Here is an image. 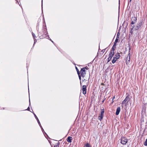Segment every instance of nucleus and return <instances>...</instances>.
<instances>
[{"label":"nucleus","instance_id":"obj_31","mask_svg":"<svg viewBox=\"0 0 147 147\" xmlns=\"http://www.w3.org/2000/svg\"><path fill=\"white\" fill-rule=\"evenodd\" d=\"M119 39V38H116V39L115 40V42L117 43L118 42Z\"/></svg>","mask_w":147,"mask_h":147},{"label":"nucleus","instance_id":"obj_23","mask_svg":"<svg viewBox=\"0 0 147 147\" xmlns=\"http://www.w3.org/2000/svg\"><path fill=\"white\" fill-rule=\"evenodd\" d=\"M85 146L86 147H91L88 143H87L85 145Z\"/></svg>","mask_w":147,"mask_h":147},{"label":"nucleus","instance_id":"obj_36","mask_svg":"<svg viewBox=\"0 0 147 147\" xmlns=\"http://www.w3.org/2000/svg\"><path fill=\"white\" fill-rule=\"evenodd\" d=\"M130 50H131V48L129 47V48L128 53H129L130 54Z\"/></svg>","mask_w":147,"mask_h":147},{"label":"nucleus","instance_id":"obj_17","mask_svg":"<svg viewBox=\"0 0 147 147\" xmlns=\"http://www.w3.org/2000/svg\"><path fill=\"white\" fill-rule=\"evenodd\" d=\"M117 59L113 57V59L112 61V63H115L116 62Z\"/></svg>","mask_w":147,"mask_h":147},{"label":"nucleus","instance_id":"obj_45","mask_svg":"<svg viewBox=\"0 0 147 147\" xmlns=\"http://www.w3.org/2000/svg\"><path fill=\"white\" fill-rule=\"evenodd\" d=\"M76 69L77 71H79V70H78V68L76 66Z\"/></svg>","mask_w":147,"mask_h":147},{"label":"nucleus","instance_id":"obj_1","mask_svg":"<svg viewBox=\"0 0 147 147\" xmlns=\"http://www.w3.org/2000/svg\"><path fill=\"white\" fill-rule=\"evenodd\" d=\"M144 24V22H143V20H140L138 22L134 28V29L135 30H139L140 28Z\"/></svg>","mask_w":147,"mask_h":147},{"label":"nucleus","instance_id":"obj_7","mask_svg":"<svg viewBox=\"0 0 147 147\" xmlns=\"http://www.w3.org/2000/svg\"><path fill=\"white\" fill-rule=\"evenodd\" d=\"M33 114L34 115L35 118L37 120V122H38V124H39L40 127H41V125L40 124V122L38 118L37 117L36 115H35V114L34 113H33Z\"/></svg>","mask_w":147,"mask_h":147},{"label":"nucleus","instance_id":"obj_40","mask_svg":"<svg viewBox=\"0 0 147 147\" xmlns=\"http://www.w3.org/2000/svg\"><path fill=\"white\" fill-rule=\"evenodd\" d=\"M42 12L43 10H42Z\"/></svg>","mask_w":147,"mask_h":147},{"label":"nucleus","instance_id":"obj_8","mask_svg":"<svg viewBox=\"0 0 147 147\" xmlns=\"http://www.w3.org/2000/svg\"><path fill=\"white\" fill-rule=\"evenodd\" d=\"M114 57L115 58L118 59L120 58V55L119 53L117 52L114 55Z\"/></svg>","mask_w":147,"mask_h":147},{"label":"nucleus","instance_id":"obj_2","mask_svg":"<svg viewBox=\"0 0 147 147\" xmlns=\"http://www.w3.org/2000/svg\"><path fill=\"white\" fill-rule=\"evenodd\" d=\"M80 72L81 76L83 78H84L86 74V71L85 69V68H83L81 69Z\"/></svg>","mask_w":147,"mask_h":147},{"label":"nucleus","instance_id":"obj_42","mask_svg":"<svg viewBox=\"0 0 147 147\" xmlns=\"http://www.w3.org/2000/svg\"><path fill=\"white\" fill-rule=\"evenodd\" d=\"M30 108L29 107H28V108L27 109L25 110H27L28 111H30Z\"/></svg>","mask_w":147,"mask_h":147},{"label":"nucleus","instance_id":"obj_30","mask_svg":"<svg viewBox=\"0 0 147 147\" xmlns=\"http://www.w3.org/2000/svg\"><path fill=\"white\" fill-rule=\"evenodd\" d=\"M107 48H105L104 49H103L101 51V52H102V54H103L104 53L105 51V50Z\"/></svg>","mask_w":147,"mask_h":147},{"label":"nucleus","instance_id":"obj_18","mask_svg":"<svg viewBox=\"0 0 147 147\" xmlns=\"http://www.w3.org/2000/svg\"><path fill=\"white\" fill-rule=\"evenodd\" d=\"M43 34H45V33H46V34H48V32L47 31V28H46L45 29H44L43 30Z\"/></svg>","mask_w":147,"mask_h":147},{"label":"nucleus","instance_id":"obj_44","mask_svg":"<svg viewBox=\"0 0 147 147\" xmlns=\"http://www.w3.org/2000/svg\"><path fill=\"white\" fill-rule=\"evenodd\" d=\"M49 40H50L53 43H54V42L50 38Z\"/></svg>","mask_w":147,"mask_h":147},{"label":"nucleus","instance_id":"obj_10","mask_svg":"<svg viewBox=\"0 0 147 147\" xmlns=\"http://www.w3.org/2000/svg\"><path fill=\"white\" fill-rule=\"evenodd\" d=\"M38 34L39 35H40L39 36V38L41 39L45 38L46 35V34H43L42 35H41V34L40 32L39 33H38Z\"/></svg>","mask_w":147,"mask_h":147},{"label":"nucleus","instance_id":"obj_41","mask_svg":"<svg viewBox=\"0 0 147 147\" xmlns=\"http://www.w3.org/2000/svg\"><path fill=\"white\" fill-rule=\"evenodd\" d=\"M117 43V42H114V45H113V46H114V47H115V46H116V43Z\"/></svg>","mask_w":147,"mask_h":147},{"label":"nucleus","instance_id":"obj_26","mask_svg":"<svg viewBox=\"0 0 147 147\" xmlns=\"http://www.w3.org/2000/svg\"><path fill=\"white\" fill-rule=\"evenodd\" d=\"M144 145L145 146H147V138L146 140L144 142Z\"/></svg>","mask_w":147,"mask_h":147},{"label":"nucleus","instance_id":"obj_47","mask_svg":"<svg viewBox=\"0 0 147 147\" xmlns=\"http://www.w3.org/2000/svg\"><path fill=\"white\" fill-rule=\"evenodd\" d=\"M147 129V126L146 125L145 126V129H144L146 130Z\"/></svg>","mask_w":147,"mask_h":147},{"label":"nucleus","instance_id":"obj_34","mask_svg":"<svg viewBox=\"0 0 147 147\" xmlns=\"http://www.w3.org/2000/svg\"><path fill=\"white\" fill-rule=\"evenodd\" d=\"M108 59V61H107V62H109V61H110L111 59V58H110L109 57L107 59Z\"/></svg>","mask_w":147,"mask_h":147},{"label":"nucleus","instance_id":"obj_51","mask_svg":"<svg viewBox=\"0 0 147 147\" xmlns=\"http://www.w3.org/2000/svg\"><path fill=\"white\" fill-rule=\"evenodd\" d=\"M29 104H30V99L29 98Z\"/></svg>","mask_w":147,"mask_h":147},{"label":"nucleus","instance_id":"obj_4","mask_svg":"<svg viewBox=\"0 0 147 147\" xmlns=\"http://www.w3.org/2000/svg\"><path fill=\"white\" fill-rule=\"evenodd\" d=\"M127 142V140L125 138H122L121 139V143L124 145L126 144Z\"/></svg>","mask_w":147,"mask_h":147},{"label":"nucleus","instance_id":"obj_12","mask_svg":"<svg viewBox=\"0 0 147 147\" xmlns=\"http://www.w3.org/2000/svg\"><path fill=\"white\" fill-rule=\"evenodd\" d=\"M114 53L110 52V53H109V57L110 58L112 59L113 57L114 56Z\"/></svg>","mask_w":147,"mask_h":147},{"label":"nucleus","instance_id":"obj_11","mask_svg":"<svg viewBox=\"0 0 147 147\" xmlns=\"http://www.w3.org/2000/svg\"><path fill=\"white\" fill-rule=\"evenodd\" d=\"M72 140V137L71 136H69L67 138V141L69 143L71 142V140Z\"/></svg>","mask_w":147,"mask_h":147},{"label":"nucleus","instance_id":"obj_39","mask_svg":"<svg viewBox=\"0 0 147 147\" xmlns=\"http://www.w3.org/2000/svg\"><path fill=\"white\" fill-rule=\"evenodd\" d=\"M77 74H78V76L80 75V72L79 71H77Z\"/></svg>","mask_w":147,"mask_h":147},{"label":"nucleus","instance_id":"obj_37","mask_svg":"<svg viewBox=\"0 0 147 147\" xmlns=\"http://www.w3.org/2000/svg\"><path fill=\"white\" fill-rule=\"evenodd\" d=\"M39 23H37V26H36V27L37 28H38V27L39 26Z\"/></svg>","mask_w":147,"mask_h":147},{"label":"nucleus","instance_id":"obj_50","mask_svg":"<svg viewBox=\"0 0 147 147\" xmlns=\"http://www.w3.org/2000/svg\"><path fill=\"white\" fill-rule=\"evenodd\" d=\"M85 80V79H84V80H82V82H83V81H84V80Z\"/></svg>","mask_w":147,"mask_h":147},{"label":"nucleus","instance_id":"obj_32","mask_svg":"<svg viewBox=\"0 0 147 147\" xmlns=\"http://www.w3.org/2000/svg\"><path fill=\"white\" fill-rule=\"evenodd\" d=\"M45 37L47 39H48L49 40L50 38L49 37V35H47V36H45Z\"/></svg>","mask_w":147,"mask_h":147},{"label":"nucleus","instance_id":"obj_16","mask_svg":"<svg viewBox=\"0 0 147 147\" xmlns=\"http://www.w3.org/2000/svg\"><path fill=\"white\" fill-rule=\"evenodd\" d=\"M141 122L142 123L144 122V117L143 115H142L140 118Z\"/></svg>","mask_w":147,"mask_h":147},{"label":"nucleus","instance_id":"obj_46","mask_svg":"<svg viewBox=\"0 0 147 147\" xmlns=\"http://www.w3.org/2000/svg\"><path fill=\"white\" fill-rule=\"evenodd\" d=\"M130 54L129 53H128V55L127 56V57H130Z\"/></svg>","mask_w":147,"mask_h":147},{"label":"nucleus","instance_id":"obj_20","mask_svg":"<svg viewBox=\"0 0 147 147\" xmlns=\"http://www.w3.org/2000/svg\"><path fill=\"white\" fill-rule=\"evenodd\" d=\"M130 57H127V58H126V61H128V62H130Z\"/></svg>","mask_w":147,"mask_h":147},{"label":"nucleus","instance_id":"obj_54","mask_svg":"<svg viewBox=\"0 0 147 147\" xmlns=\"http://www.w3.org/2000/svg\"><path fill=\"white\" fill-rule=\"evenodd\" d=\"M146 123H147V125H146V126H147V122H146Z\"/></svg>","mask_w":147,"mask_h":147},{"label":"nucleus","instance_id":"obj_22","mask_svg":"<svg viewBox=\"0 0 147 147\" xmlns=\"http://www.w3.org/2000/svg\"><path fill=\"white\" fill-rule=\"evenodd\" d=\"M41 128V130H42V132H43V134L45 135V134H46V133L45 132V131L44 129H43V128L42 127V126H41V127H40Z\"/></svg>","mask_w":147,"mask_h":147},{"label":"nucleus","instance_id":"obj_14","mask_svg":"<svg viewBox=\"0 0 147 147\" xmlns=\"http://www.w3.org/2000/svg\"><path fill=\"white\" fill-rule=\"evenodd\" d=\"M135 26L134 25H133V26H130V27H131V30L130 31V33L132 34L133 33V28H134Z\"/></svg>","mask_w":147,"mask_h":147},{"label":"nucleus","instance_id":"obj_49","mask_svg":"<svg viewBox=\"0 0 147 147\" xmlns=\"http://www.w3.org/2000/svg\"><path fill=\"white\" fill-rule=\"evenodd\" d=\"M132 0H129V1L128 2V5L129 4V2H131Z\"/></svg>","mask_w":147,"mask_h":147},{"label":"nucleus","instance_id":"obj_35","mask_svg":"<svg viewBox=\"0 0 147 147\" xmlns=\"http://www.w3.org/2000/svg\"><path fill=\"white\" fill-rule=\"evenodd\" d=\"M90 74H89V78H88V81H89V79L90 78ZM88 83H89V81H88V84H87V86H88Z\"/></svg>","mask_w":147,"mask_h":147},{"label":"nucleus","instance_id":"obj_27","mask_svg":"<svg viewBox=\"0 0 147 147\" xmlns=\"http://www.w3.org/2000/svg\"><path fill=\"white\" fill-rule=\"evenodd\" d=\"M135 23L133 21H131V26H133V25H134V24H135Z\"/></svg>","mask_w":147,"mask_h":147},{"label":"nucleus","instance_id":"obj_33","mask_svg":"<svg viewBox=\"0 0 147 147\" xmlns=\"http://www.w3.org/2000/svg\"><path fill=\"white\" fill-rule=\"evenodd\" d=\"M115 96H114L113 97V98L112 99V103H113V102H114V101L113 100L114 99H115Z\"/></svg>","mask_w":147,"mask_h":147},{"label":"nucleus","instance_id":"obj_5","mask_svg":"<svg viewBox=\"0 0 147 147\" xmlns=\"http://www.w3.org/2000/svg\"><path fill=\"white\" fill-rule=\"evenodd\" d=\"M82 93L83 94H85L86 93V85H84L82 86Z\"/></svg>","mask_w":147,"mask_h":147},{"label":"nucleus","instance_id":"obj_28","mask_svg":"<svg viewBox=\"0 0 147 147\" xmlns=\"http://www.w3.org/2000/svg\"><path fill=\"white\" fill-rule=\"evenodd\" d=\"M81 75H79L78 76V77H79V79L80 80V85H81Z\"/></svg>","mask_w":147,"mask_h":147},{"label":"nucleus","instance_id":"obj_21","mask_svg":"<svg viewBox=\"0 0 147 147\" xmlns=\"http://www.w3.org/2000/svg\"><path fill=\"white\" fill-rule=\"evenodd\" d=\"M105 112V111L104 108L103 109H101V111H100V113L102 114H104Z\"/></svg>","mask_w":147,"mask_h":147},{"label":"nucleus","instance_id":"obj_53","mask_svg":"<svg viewBox=\"0 0 147 147\" xmlns=\"http://www.w3.org/2000/svg\"><path fill=\"white\" fill-rule=\"evenodd\" d=\"M120 4V0H119V4Z\"/></svg>","mask_w":147,"mask_h":147},{"label":"nucleus","instance_id":"obj_6","mask_svg":"<svg viewBox=\"0 0 147 147\" xmlns=\"http://www.w3.org/2000/svg\"><path fill=\"white\" fill-rule=\"evenodd\" d=\"M137 20V17H136L135 15H134L132 17L131 21H133L135 23H136Z\"/></svg>","mask_w":147,"mask_h":147},{"label":"nucleus","instance_id":"obj_38","mask_svg":"<svg viewBox=\"0 0 147 147\" xmlns=\"http://www.w3.org/2000/svg\"><path fill=\"white\" fill-rule=\"evenodd\" d=\"M34 44L36 43V39H34Z\"/></svg>","mask_w":147,"mask_h":147},{"label":"nucleus","instance_id":"obj_15","mask_svg":"<svg viewBox=\"0 0 147 147\" xmlns=\"http://www.w3.org/2000/svg\"><path fill=\"white\" fill-rule=\"evenodd\" d=\"M115 47L114 46H113L112 47V48L111 49L110 51L111 52H112L113 53H114V51L115 50Z\"/></svg>","mask_w":147,"mask_h":147},{"label":"nucleus","instance_id":"obj_13","mask_svg":"<svg viewBox=\"0 0 147 147\" xmlns=\"http://www.w3.org/2000/svg\"><path fill=\"white\" fill-rule=\"evenodd\" d=\"M103 114H100V115L98 117V118L100 121H101L102 119H103Z\"/></svg>","mask_w":147,"mask_h":147},{"label":"nucleus","instance_id":"obj_9","mask_svg":"<svg viewBox=\"0 0 147 147\" xmlns=\"http://www.w3.org/2000/svg\"><path fill=\"white\" fill-rule=\"evenodd\" d=\"M120 111V108L119 107H118L116 109V115H118Z\"/></svg>","mask_w":147,"mask_h":147},{"label":"nucleus","instance_id":"obj_48","mask_svg":"<svg viewBox=\"0 0 147 147\" xmlns=\"http://www.w3.org/2000/svg\"><path fill=\"white\" fill-rule=\"evenodd\" d=\"M85 68V69H86L88 70V67H86Z\"/></svg>","mask_w":147,"mask_h":147},{"label":"nucleus","instance_id":"obj_24","mask_svg":"<svg viewBox=\"0 0 147 147\" xmlns=\"http://www.w3.org/2000/svg\"><path fill=\"white\" fill-rule=\"evenodd\" d=\"M59 142H58V143L56 144V145H55L54 146V147H59Z\"/></svg>","mask_w":147,"mask_h":147},{"label":"nucleus","instance_id":"obj_3","mask_svg":"<svg viewBox=\"0 0 147 147\" xmlns=\"http://www.w3.org/2000/svg\"><path fill=\"white\" fill-rule=\"evenodd\" d=\"M130 100V98L129 97V95H128L125 98V99L122 101V104H124L127 101V103L128 101Z\"/></svg>","mask_w":147,"mask_h":147},{"label":"nucleus","instance_id":"obj_19","mask_svg":"<svg viewBox=\"0 0 147 147\" xmlns=\"http://www.w3.org/2000/svg\"><path fill=\"white\" fill-rule=\"evenodd\" d=\"M142 134L144 135H147V131H146V129H144Z\"/></svg>","mask_w":147,"mask_h":147},{"label":"nucleus","instance_id":"obj_25","mask_svg":"<svg viewBox=\"0 0 147 147\" xmlns=\"http://www.w3.org/2000/svg\"><path fill=\"white\" fill-rule=\"evenodd\" d=\"M120 34V32H118L117 33L116 38H119V36Z\"/></svg>","mask_w":147,"mask_h":147},{"label":"nucleus","instance_id":"obj_29","mask_svg":"<svg viewBox=\"0 0 147 147\" xmlns=\"http://www.w3.org/2000/svg\"><path fill=\"white\" fill-rule=\"evenodd\" d=\"M32 35L33 38H35V37H36L35 36V34L33 32H32Z\"/></svg>","mask_w":147,"mask_h":147},{"label":"nucleus","instance_id":"obj_43","mask_svg":"<svg viewBox=\"0 0 147 147\" xmlns=\"http://www.w3.org/2000/svg\"><path fill=\"white\" fill-rule=\"evenodd\" d=\"M105 99H106V98H105V97H104V99H103V100L102 101V103H103L104 102L105 100Z\"/></svg>","mask_w":147,"mask_h":147},{"label":"nucleus","instance_id":"obj_52","mask_svg":"<svg viewBox=\"0 0 147 147\" xmlns=\"http://www.w3.org/2000/svg\"><path fill=\"white\" fill-rule=\"evenodd\" d=\"M45 135H46V136H47L48 137V135H47V134H45Z\"/></svg>","mask_w":147,"mask_h":147}]
</instances>
